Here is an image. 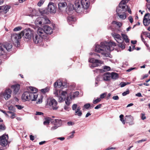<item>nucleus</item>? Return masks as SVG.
I'll return each instance as SVG.
<instances>
[{
    "mask_svg": "<svg viewBox=\"0 0 150 150\" xmlns=\"http://www.w3.org/2000/svg\"><path fill=\"white\" fill-rule=\"evenodd\" d=\"M88 61L92 63L90 65V67L92 68L100 66L103 63V62L102 61L94 59L93 58H89Z\"/></svg>",
    "mask_w": 150,
    "mask_h": 150,
    "instance_id": "1a4fd4ad",
    "label": "nucleus"
},
{
    "mask_svg": "<svg viewBox=\"0 0 150 150\" xmlns=\"http://www.w3.org/2000/svg\"><path fill=\"white\" fill-rule=\"evenodd\" d=\"M111 78L114 79H116L118 78L117 74L115 73H112L111 74Z\"/></svg>",
    "mask_w": 150,
    "mask_h": 150,
    "instance_id": "473e14b6",
    "label": "nucleus"
},
{
    "mask_svg": "<svg viewBox=\"0 0 150 150\" xmlns=\"http://www.w3.org/2000/svg\"><path fill=\"white\" fill-rule=\"evenodd\" d=\"M112 35L115 40L118 43H120L123 42V40L119 34L117 33H112Z\"/></svg>",
    "mask_w": 150,
    "mask_h": 150,
    "instance_id": "2eb2a0df",
    "label": "nucleus"
},
{
    "mask_svg": "<svg viewBox=\"0 0 150 150\" xmlns=\"http://www.w3.org/2000/svg\"><path fill=\"white\" fill-rule=\"evenodd\" d=\"M52 122H54L55 125L59 127L62 125V121L60 119H55L52 121Z\"/></svg>",
    "mask_w": 150,
    "mask_h": 150,
    "instance_id": "393cba45",
    "label": "nucleus"
},
{
    "mask_svg": "<svg viewBox=\"0 0 150 150\" xmlns=\"http://www.w3.org/2000/svg\"><path fill=\"white\" fill-rule=\"evenodd\" d=\"M8 109L9 110H14L13 106L12 105L8 107Z\"/></svg>",
    "mask_w": 150,
    "mask_h": 150,
    "instance_id": "774afa93",
    "label": "nucleus"
},
{
    "mask_svg": "<svg viewBox=\"0 0 150 150\" xmlns=\"http://www.w3.org/2000/svg\"><path fill=\"white\" fill-rule=\"evenodd\" d=\"M90 107V103H87L84 105V108L86 109H88Z\"/></svg>",
    "mask_w": 150,
    "mask_h": 150,
    "instance_id": "864d4df0",
    "label": "nucleus"
},
{
    "mask_svg": "<svg viewBox=\"0 0 150 150\" xmlns=\"http://www.w3.org/2000/svg\"><path fill=\"white\" fill-rule=\"evenodd\" d=\"M126 11V8L124 6H121L119 5L117 8L116 12L117 14H121L125 13Z\"/></svg>",
    "mask_w": 150,
    "mask_h": 150,
    "instance_id": "a211bd4d",
    "label": "nucleus"
},
{
    "mask_svg": "<svg viewBox=\"0 0 150 150\" xmlns=\"http://www.w3.org/2000/svg\"><path fill=\"white\" fill-rule=\"evenodd\" d=\"M121 35L123 37V39L126 43L129 42V40L128 38V37L126 34L122 33L121 34Z\"/></svg>",
    "mask_w": 150,
    "mask_h": 150,
    "instance_id": "2f4dec72",
    "label": "nucleus"
},
{
    "mask_svg": "<svg viewBox=\"0 0 150 150\" xmlns=\"http://www.w3.org/2000/svg\"><path fill=\"white\" fill-rule=\"evenodd\" d=\"M56 9L57 6L55 4L51 2L49 3L47 7L49 12L51 14H55L56 12Z\"/></svg>",
    "mask_w": 150,
    "mask_h": 150,
    "instance_id": "9b49d317",
    "label": "nucleus"
},
{
    "mask_svg": "<svg viewBox=\"0 0 150 150\" xmlns=\"http://www.w3.org/2000/svg\"><path fill=\"white\" fill-rule=\"evenodd\" d=\"M126 0H123L121 1L119 5L121 6H124L125 7H126Z\"/></svg>",
    "mask_w": 150,
    "mask_h": 150,
    "instance_id": "58836bf2",
    "label": "nucleus"
},
{
    "mask_svg": "<svg viewBox=\"0 0 150 150\" xmlns=\"http://www.w3.org/2000/svg\"><path fill=\"white\" fill-rule=\"evenodd\" d=\"M113 23L116 24L119 27H120L122 25V24L119 22H117L116 21H113Z\"/></svg>",
    "mask_w": 150,
    "mask_h": 150,
    "instance_id": "de8ad7c7",
    "label": "nucleus"
},
{
    "mask_svg": "<svg viewBox=\"0 0 150 150\" xmlns=\"http://www.w3.org/2000/svg\"><path fill=\"white\" fill-rule=\"evenodd\" d=\"M21 33L20 34H12L11 35V40L13 42L18 44L19 40L21 38Z\"/></svg>",
    "mask_w": 150,
    "mask_h": 150,
    "instance_id": "ddd939ff",
    "label": "nucleus"
},
{
    "mask_svg": "<svg viewBox=\"0 0 150 150\" xmlns=\"http://www.w3.org/2000/svg\"><path fill=\"white\" fill-rule=\"evenodd\" d=\"M45 33V37H46L47 34H51L53 32L52 29L48 25H45L44 27V29H42Z\"/></svg>",
    "mask_w": 150,
    "mask_h": 150,
    "instance_id": "4468645a",
    "label": "nucleus"
},
{
    "mask_svg": "<svg viewBox=\"0 0 150 150\" xmlns=\"http://www.w3.org/2000/svg\"><path fill=\"white\" fill-rule=\"evenodd\" d=\"M49 89L47 88H46L44 89H42L41 90V92L43 93H45L49 91Z\"/></svg>",
    "mask_w": 150,
    "mask_h": 150,
    "instance_id": "a19ab883",
    "label": "nucleus"
},
{
    "mask_svg": "<svg viewBox=\"0 0 150 150\" xmlns=\"http://www.w3.org/2000/svg\"><path fill=\"white\" fill-rule=\"evenodd\" d=\"M75 132L74 131H73L71 132V134L68 137L69 138H71L73 137H74V134L75 133Z\"/></svg>",
    "mask_w": 150,
    "mask_h": 150,
    "instance_id": "13d9d810",
    "label": "nucleus"
},
{
    "mask_svg": "<svg viewBox=\"0 0 150 150\" xmlns=\"http://www.w3.org/2000/svg\"><path fill=\"white\" fill-rule=\"evenodd\" d=\"M43 97L41 95L40 97L38 98L37 101L36 102L37 104H40L41 103L42 101Z\"/></svg>",
    "mask_w": 150,
    "mask_h": 150,
    "instance_id": "4c0bfd02",
    "label": "nucleus"
},
{
    "mask_svg": "<svg viewBox=\"0 0 150 150\" xmlns=\"http://www.w3.org/2000/svg\"><path fill=\"white\" fill-rule=\"evenodd\" d=\"M146 141V139H142L141 140H139L136 142V143H139L140 142H142Z\"/></svg>",
    "mask_w": 150,
    "mask_h": 150,
    "instance_id": "e2e57ef3",
    "label": "nucleus"
},
{
    "mask_svg": "<svg viewBox=\"0 0 150 150\" xmlns=\"http://www.w3.org/2000/svg\"><path fill=\"white\" fill-rule=\"evenodd\" d=\"M45 33L42 29L39 28L37 30V34L33 36V40L34 43L38 44L40 46L45 47L46 45H45L43 42V39L45 38Z\"/></svg>",
    "mask_w": 150,
    "mask_h": 150,
    "instance_id": "7ed1b4c3",
    "label": "nucleus"
},
{
    "mask_svg": "<svg viewBox=\"0 0 150 150\" xmlns=\"http://www.w3.org/2000/svg\"><path fill=\"white\" fill-rule=\"evenodd\" d=\"M103 69L105 71H109L110 70V68L109 66H105L103 67Z\"/></svg>",
    "mask_w": 150,
    "mask_h": 150,
    "instance_id": "49530a36",
    "label": "nucleus"
},
{
    "mask_svg": "<svg viewBox=\"0 0 150 150\" xmlns=\"http://www.w3.org/2000/svg\"><path fill=\"white\" fill-rule=\"evenodd\" d=\"M115 46L116 44L114 42L111 41L107 42L105 41L101 42L100 45H96L95 51L101 53L106 57H109L110 52L114 50V47Z\"/></svg>",
    "mask_w": 150,
    "mask_h": 150,
    "instance_id": "f257e3e1",
    "label": "nucleus"
},
{
    "mask_svg": "<svg viewBox=\"0 0 150 150\" xmlns=\"http://www.w3.org/2000/svg\"><path fill=\"white\" fill-rule=\"evenodd\" d=\"M5 45L6 51H10L12 47V45L11 44L9 43H6V45Z\"/></svg>",
    "mask_w": 150,
    "mask_h": 150,
    "instance_id": "c85d7f7f",
    "label": "nucleus"
},
{
    "mask_svg": "<svg viewBox=\"0 0 150 150\" xmlns=\"http://www.w3.org/2000/svg\"><path fill=\"white\" fill-rule=\"evenodd\" d=\"M15 106L18 110H20L24 108V106L20 105H16Z\"/></svg>",
    "mask_w": 150,
    "mask_h": 150,
    "instance_id": "a18cd8bd",
    "label": "nucleus"
},
{
    "mask_svg": "<svg viewBox=\"0 0 150 150\" xmlns=\"http://www.w3.org/2000/svg\"><path fill=\"white\" fill-rule=\"evenodd\" d=\"M143 22L145 26H147L150 23V14L147 13L145 15Z\"/></svg>",
    "mask_w": 150,
    "mask_h": 150,
    "instance_id": "dca6fc26",
    "label": "nucleus"
},
{
    "mask_svg": "<svg viewBox=\"0 0 150 150\" xmlns=\"http://www.w3.org/2000/svg\"><path fill=\"white\" fill-rule=\"evenodd\" d=\"M12 91L9 88L6 89L4 92L0 93V99L4 98L7 100L10 98Z\"/></svg>",
    "mask_w": 150,
    "mask_h": 150,
    "instance_id": "6e6552de",
    "label": "nucleus"
},
{
    "mask_svg": "<svg viewBox=\"0 0 150 150\" xmlns=\"http://www.w3.org/2000/svg\"><path fill=\"white\" fill-rule=\"evenodd\" d=\"M142 116H141V119L142 120H144L146 119V117L145 116L144 114L142 113Z\"/></svg>",
    "mask_w": 150,
    "mask_h": 150,
    "instance_id": "680f3d73",
    "label": "nucleus"
},
{
    "mask_svg": "<svg viewBox=\"0 0 150 150\" xmlns=\"http://www.w3.org/2000/svg\"><path fill=\"white\" fill-rule=\"evenodd\" d=\"M58 6L59 12H62L66 8L67 4L65 2L59 3Z\"/></svg>",
    "mask_w": 150,
    "mask_h": 150,
    "instance_id": "f3484780",
    "label": "nucleus"
},
{
    "mask_svg": "<svg viewBox=\"0 0 150 150\" xmlns=\"http://www.w3.org/2000/svg\"><path fill=\"white\" fill-rule=\"evenodd\" d=\"M35 23L38 27L42 26L43 25L42 17H39L37 18L35 21Z\"/></svg>",
    "mask_w": 150,
    "mask_h": 150,
    "instance_id": "aec40b11",
    "label": "nucleus"
},
{
    "mask_svg": "<svg viewBox=\"0 0 150 150\" xmlns=\"http://www.w3.org/2000/svg\"><path fill=\"white\" fill-rule=\"evenodd\" d=\"M67 93V91H63L61 90L55 89L54 91V94L58 97V100L60 102L63 101L65 100Z\"/></svg>",
    "mask_w": 150,
    "mask_h": 150,
    "instance_id": "39448f33",
    "label": "nucleus"
},
{
    "mask_svg": "<svg viewBox=\"0 0 150 150\" xmlns=\"http://www.w3.org/2000/svg\"><path fill=\"white\" fill-rule=\"evenodd\" d=\"M119 98L117 96H114L112 97V99L114 100H118Z\"/></svg>",
    "mask_w": 150,
    "mask_h": 150,
    "instance_id": "69168bd1",
    "label": "nucleus"
},
{
    "mask_svg": "<svg viewBox=\"0 0 150 150\" xmlns=\"http://www.w3.org/2000/svg\"><path fill=\"white\" fill-rule=\"evenodd\" d=\"M16 114L14 113H12V114H11V115L10 116V118L11 119H13L16 117Z\"/></svg>",
    "mask_w": 150,
    "mask_h": 150,
    "instance_id": "052dcab7",
    "label": "nucleus"
},
{
    "mask_svg": "<svg viewBox=\"0 0 150 150\" xmlns=\"http://www.w3.org/2000/svg\"><path fill=\"white\" fill-rule=\"evenodd\" d=\"M54 86L55 88H61L63 89L67 87V85L66 83L63 82L62 81L59 80L54 83Z\"/></svg>",
    "mask_w": 150,
    "mask_h": 150,
    "instance_id": "9d476101",
    "label": "nucleus"
},
{
    "mask_svg": "<svg viewBox=\"0 0 150 150\" xmlns=\"http://www.w3.org/2000/svg\"><path fill=\"white\" fill-rule=\"evenodd\" d=\"M106 93H105L101 94L100 95V98L102 99L104 98L106 96Z\"/></svg>",
    "mask_w": 150,
    "mask_h": 150,
    "instance_id": "3c124183",
    "label": "nucleus"
},
{
    "mask_svg": "<svg viewBox=\"0 0 150 150\" xmlns=\"http://www.w3.org/2000/svg\"><path fill=\"white\" fill-rule=\"evenodd\" d=\"M81 2L84 9H87L88 8L90 5V0H81Z\"/></svg>",
    "mask_w": 150,
    "mask_h": 150,
    "instance_id": "412c9836",
    "label": "nucleus"
},
{
    "mask_svg": "<svg viewBox=\"0 0 150 150\" xmlns=\"http://www.w3.org/2000/svg\"><path fill=\"white\" fill-rule=\"evenodd\" d=\"M58 127L57 125H55L54 124V126L52 127L51 128V129L52 130H54L57 129Z\"/></svg>",
    "mask_w": 150,
    "mask_h": 150,
    "instance_id": "bf43d9fd",
    "label": "nucleus"
},
{
    "mask_svg": "<svg viewBox=\"0 0 150 150\" xmlns=\"http://www.w3.org/2000/svg\"><path fill=\"white\" fill-rule=\"evenodd\" d=\"M10 6L8 5L0 6V13L5 14L8 11Z\"/></svg>",
    "mask_w": 150,
    "mask_h": 150,
    "instance_id": "6ab92c4d",
    "label": "nucleus"
},
{
    "mask_svg": "<svg viewBox=\"0 0 150 150\" xmlns=\"http://www.w3.org/2000/svg\"><path fill=\"white\" fill-rule=\"evenodd\" d=\"M111 74L109 72L104 74L102 76V79L105 81H109L110 79Z\"/></svg>",
    "mask_w": 150,
    "mask_h": 150,
    "instance_id": "5701e85b",
    "label": "nucleus"
},
{
    "mask_svg": "<svg viewBox=\"0 0 150 150\" xmlns=\"http://www.w3.org/2000/svg\"><path fill=\"white\" fill-rule=\"evenodd\" d=\"M129 93V90H127L125 91L122 93V95L123 96H125Z\"/></svg>",
    "mask_w": 150,
    "mask_h": 150,
    "instance_id": "4d7b16f0",
    "label": "nucleus"
},
{
    "mask_svg": "<svg viewBox=\"0 0 150 150\" xmlns=\"http://www.w3.org/2000/svg\"><path fill=\"white\" fill-rule=\"evenodd\" d=\"M126 117H129V118H128V120L129 121H130L129 123L130 125H132L134 124V123L133 122V120H134V118H133V117H132L130 115L129 116L126 115Z\"/></svg>",
    "mask_w": 150,
    "mask_h": 150,
    "instance_id": "f704fd0d",
    "label": "nucleus"
},
{
    "mask_svg": "<svg viewBox=\"0 0 150 150\" xmlns=\"http://www.w3.org/2000/svg\"><path fill=\"white\" fill-rule=\"evenodd\" d=\"M126 11L127 10L128 11V13L131 14L132 13V11L131 10V9L130 8L128 7L127 6H126Z\"/></svg>",
    "mask_w": 150,
    "mask_h": 150,
    "instance_id": "5fc2aeb1",
    "label": "nucleus"
},
{
    "mask_svg": "<svg viewBox=\"0 0 150 150\" xmlns=\"http://www.w3.org/2000/svg\"><path fill=\"white\" fill-rule=\"evenodd\" d=\"M43 25L45 24H48L50 23V21L47 18L42 17Z\"/></svg>",
    "mask_w": 150,
    "mask_h": 150,
    "instance_id": "bb28decb",
    "label": "nucleus"
},
{
    "mask_svg": "<svg viewBox=\"0 0 150 150\" xmlns=\"http://www.w3.org/2000/svg\"><path fill=\"white\" fill-rule=\"evenodd\" d=\"M123 117L124 115L122 114L121 115L119 116L120 120L122 122V123L123 124H125V121Z\"/></svg>",
    "mask_w": 150,
    "mask_h": 150,
    "instance_id": "ea45409f",
    "label": "nucleus"
},
{
    "mask_svg": "<svg viewBox=\"0 0 150 150\" xmlns=\"http://www.w3.org/2000/svg\"><path fill=\"white\" fill-rule=\"evenodd\" d=\"M80 110L81 108L80 107H78L76 110L75 111V115L81 116L82 115V113L81 111Z\"/></svg>",
    "mask_w": 150,
    "mask_h": 150,
    "instance_id": "a878e982",
    "label": "nucleus"
},
{
    "mask_svg": "<svg viewBox=\"0 0 150 150\" xmlns=\"http://www.w3.org/2000/svg\"><path fill=\"white\" fill-rule=\"evenodd\" d=\"M101 100L100 98H98L97 99H96L93 100V103L94 104H96L100 102Z\"/></svg>",
    "mask_w": 150,
    "mask_h": 150,
    "instance_id": "c03bdc74",
    "label": "nucleus"
},
{
    "mask_svg": "<svg viewBox=\"0 0 150 150\" xmlns=\"http://www.w3.org/2000/svg\"><path fill=\"white\" fill-rule=\"evenodd\" d=\"M6 127L4 125H0V131L4 130L5 129Z\"/></svg>",
    "mask_w": 150,
    "mask_h": 150,
    "instance_id": "09e8293b",
    "label": "nucleus"
},
{
    "mask_svg": "<svg viewBox=\"0 0 150 150\" xmlns=\"http://www.w3.org/2000/svg\"><path fill=\"white\" fill-rule=\"evenodd\" d=\"M128 20L131 23H132L133 22V19L132 16H129L128 18Z\"/></svg>",
    "mask_w": 150,
    "mask_h": 150,
    "instance_id": "603ef678",
    "label": "nucleus"
},
{
    "mask_svg": "<svg viewBox=\"0 0 150 150\" xmlns=\"http://www.w3.org/2000/svg\"><path fill=\"white\" fill-rule=\"evenodd\" d=\"M120 85L121 87H122L125 86L127 84L125 82H122L120 83Z\"/></svg>",
    "mask_w": 150,
    "mask_h": 150,
    "instance_id": "6e6d98bb",
    "label": "nucleus"
},
{
    "mask_svg": "<svg viewBox=\"0 0 150 150\" xmlns=\"http://www.w3.org/2000/svg\"><path fill=\"white\" fill-rule=\"evenodd\" d=\"M72 99L71 98V97L70 98H69V97H67L65 100V103L66 104L68 105H69L71 102V99Z\"/></svg>",
    "mask_w": 150,
    "mask_h": 150,
    "instance_id": "72a5a7b5",
    "label": "nucleus"
},
{
    "mask_svg": "<svg viewBox=\"0 0 150 150\" xmlns=\"http://www.w3.org/2000/svg\"><path fill=\"white\" fill-rule=\"evenodd\" d=\"M75 1L74 4L72 5L73 8L78 13H81L84 11V8L82 6L81 1L79 0H74Z\"/></svg>",
    "mask_w": 150,
    "mask_h": 150,
    "instance_id": "0eeeda50",
    "label": "nucleus"
},
{
    "mask_svg": "<svg viewBox=\"0 0 150 150\" xmlns=\"http://www.w3.org/2000/svg\"><path fill=\"white\" fill-rule=\"evenodd\" d=\"M117 15L119 18L121 19L124 20L126 18V14L125 13H122H122L121 14H117Z\"/></svg>",
    "mask_w": 150,
    "mask_h": 150,
    "instance_id": "7c9ffc66",
    "label": "nucleus"
},
{
    "mask_svg": "<svg viewBox=\"0 0 150 150\" xmlns=\"http://www.w3.org/2000/svg\"><path fill=\"white\" fill-rule=\"evenodd\" d=\"M119 44L118 45V46L121 48L122 49H123L125 48V43L123 42L120 43H119Z\"/></svg>",
    "mask_w": 150,
    "mask_h": 150,
    "instance_id": "c9c22d12",
    "label": "nucleus"
},
{
    "mask_svg": "<svg viewBox=\"0 0 150 150\" xmlns=\"http://www.w3.org/2000/svg\"><path fill=\"white\" fill-rule=\"evenodd\" d=\"M11 88L13 89L14 93H16L19 91L20 89L19 85L16 84L15 85H13L11 86Z\"/></svg>",
    "mask_w": 150,
    "mask_h": 150,
    "instance_id": "b1692460",
    "label": "nucleus"
},
{
    "mask_svg": "<svg viewBox=\"0 0 150 150\" xmlns=\"http://www.w3.org/2000/svg\"><path fill=\"white\" fill-rule=\"evenodd\" d=\"M22 29V28L21 26H18L16 27L13 29L14 31H17L21 30Z\"/></svg>",
    "mask_w": 150,
    "mask_h": 150,
    "instance_id": "37998d69",
    "label": "nucleus"
},
{
    "mask_svg": "<svg viewBox=\"0 0 150 150\" xmlns=\"http://www.w3.org/2000/svg\"><path fill=\"white\" fill-rule=\"evenodd\" d=\"M34 31L30 28L24 29L21 32V35L24 37L28 40L31 39L33 36Z\"/></svg>",
    "mask_w": 150,
    "mask_h": 150,
    "instance_id": "423d86ee",
    "label": "nucleus"
},
{
    "mask_svg": "<svg viewBox=\"0 0 150 150\" xmlns=\"http://www.w3.org/2000/svg\"><path fill=\"white\" fill-rule=\"evenodd\" d=\"M6 50L5 45L3 44H0V56L6 55Z\"/></svg>",
    "mask_w": 150,
    "mask_h": 150,
    "instance_id": "4be33fe9",
    "label": "nucleus"
},
{
    "mask_svg": "<svg viewBox=\"0 0 150 150\" xmlns=\"http://www.w3.org/2000/svg\"><path fill=\"white\" fill-rule=\"evenodd\" d=\"M77 104H74L72 106V110H73L75 111V110H76L77 109L76 108H77Z\"/></svg>",
    "mask_w": 150,
    "mask_h": 150,
    "instance_id": "8fccbe9b",
    "label": "nucleus"
},
{
    "mask_svg": "<svg viewBox=\"0 0 150 150\" xmlns=\"http://www.w3.org/2000/svg\"><path fill=\"white\" fill-rule=\"evenodd\" d=\"M8 136V135H3L0 137V142L1 146H5L7 144Z\"/></svg>",
    "mask_w": 150,
    "mask_h": 150,
    "instance_id": "f8f14e48",
    "label": "nucleus"
},
{
    "mask_svg": "<svg viewBox=\"0 0 150 150\" xmlns=\"http://www.w3.org/2000/svg\"><path fill=\"white\" fill-rule=\"evenodd\" d=\"M50 118H46L45 121L43 122V124L45 125H47L49 124L50 122Z\"/></svg>",
    "mask_w": 150,
    "mask_h": 150,
    "instance_id": "e433bc0d",
    "label": "nucleus"
},
{
    "mask_svg": "<svg viewBox=\"0 0 150 150\" xmlns=\"http://www.w3.org/2000/svg\"><path fill=\"white\" fill-rule=\"evenodd\" d=\"M76 19L72 16H69L67 18V21L69 24L72 23V22H75Z\"/></svg>",
    "mask_w": 150,
    "mask_h": 150,
    "instance_id": "c756f323",
    "label": "nucleus"
},
{
    "mask_svg": "<svg viewBox=\"0 0 150 150\" xmlns=\"http://www.w3.org/2000/svg\"><path fill=\"white\" fill-rule=\"evenodd\" d=\"M44 1L45 0H40L37 4L38 6L40 7L44 3Z\"/></svg>",
    "mask_w": 150,
    "mask_h": 150,
    "instance_id": "79ce46f5",
    "label": "nucleus"
},
{
    "mask_svg": "<svg viewBox=\"0 0 150 150\" xmlns=\"http://www.w3.org/2000/svg\"><path fill=\"white\" fill-rule=\"evenodd\" d=\"M79 94V93L78 91H76L74 93H71L70 95L71 98L74 99L75 98L77 97Z\"/></svg>",
    "mask_w": 150,
    "mask_h": 150,
    "instance_id": "cd10ccee",
    "label": "nucleus"
},
{
    "mask_svg": "<svg viewBox=\"0 0 150 150\" xmlns=\"http://www.w3.org/2000/svg\"><path fill=\"white\" fill-rule=\"evenodd\" d=\"M35 114L37 115H43V113L41 112H36Z\"/></svg>",
    "mask_w": 150,
    "mask_h": 150,
    "instance_id": "338daca9",
    "label": "nucleus"
},
{
    "mask_svg": "<svg viewBox=\"0 0 150 150\" xmlns=\"http://www.w3.org/2000/svg\"><path fill=\"white\" fill-rule=\"evenodd\" d=\"M46 105L53 110H57L59 108L57 101L52 98H49L47 99Z\"/></svg>",
    "mask_w": 150,
    "mask_h": 150,
    "instance_id": "20e7f679",
    "label": "nucleus"
},
{
    "mask_svg": "<svg viewBox=\"0 0 150 150\" xmlns=\"http://www.w3.org/2000/svg\"><path fill=\"white\" fill-rule=\"evenodd\" d=\"M101 104H99L95 107V109H99L101 108Z\"/></svg>",
    "mask_w": 150,
    "mask_h": 150,
    "instance_id": "0e129e2a",
    "label": "nucleus"
},
{
    "mask_svg": "<svg viewBox=\"0 0 150 150\" xmlns=\"http://www.w3.org/2000/svg\"><path fill=\"white\" fill-rule=\"evenodd\" d=\"M28 90L23 93L22 96V99L24 101L36 100L38 96L36 93L37 91V89L35 87L30 86Z\"/></svg>",
    "mask_w": 150,
    "mask_h": 150,
    "instance_id": "f03ea898",
    "label": "nucleus"
}]
</instances>
